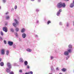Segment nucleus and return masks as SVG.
Returning a JSON list of instances; mask_svg holds the SVG:
<instances>
[{
  "mask_svg": "<svg viewBox=\"0 0 74 74\" xmlns=\"http://www.w3.org/2000/svg\"><path fill=\"white\" fill-rule=\"evenodd\" d=\"M57 7L58 8H62V7L64 8V7H66V5L64 3L60 2L58 4Z\"/></svg>",
  "mask_w": 74,
  "mask_h": 74,
  "instance_id": "f257e3e1",
  "label": "nucleus"
},
{
  "mask_svg": "<svg viewBox=\"0 0 74 74\" xmlns=\"http://www.w3.org/2000/svg\"><path fill=\"white\" fill-rule=\"evenodd\" d=\"M14 21L16 22V23H13L12 25L13 26H14L15 27H16V26H17L16 25H17V24L18 23V22L16 19H14Z\"/></svg>",
  "mask_w": 74,
  "mask_h": 74,
  "instance_id": "f03ea898",
  "label": "nucleus"
},
{
  "mask_svg": "<svg viewBox=\"0 0 74 74\" xmlns=\"http://www.w3.org/2000/svg\"><path fill=\"white\" fill-rule=\"evenodd\" d=\"M2 29L3 31L5 32L6 33L8 32V29L7 28V27H3Z\"/></svg>",
  "mask_w": 74,
  "mask_h": 74,
  "instance_id": "7ed1b4c3",
  "label": "nucleus"
},
{
  "mask_svg": "<svg viewBox=\"0 0 74 74\" xmlns=\"http://www.w3.org/2000/svg\"><path fill=\"white\" fill-rule=\"evenodd\" d=\"M8 44L10 46H12V45H13L14 42L12 41H8Z\"/></svg>",
  "mask_w": 74,
  "mask_h": 74,
  "instance_id": "20e7f679",
  "label": "nucleus"
},
{
  "mask_svg": "<svg viewBox=\"0 0 74 74\" xmlns=\"http://www.w3.org/2000/svg\"><path fill=\"white\" fill-rule=\"evenodd\" d=\"M62 11V9H60L59 10V11L57 12L56 15L57 16H59V15H60V12Z\"/></svg>",
  "mask_w": 74,
  "mask_h": 74,
  "instance_id": "39448f33",
  "label": "nucleus"
},
{
  "mask_svg": "<svg viewBox=\"0 0 74 74\" xmlns=\"http://www.w3.org/2000/svg\"><path fill=\"white\" fill-rule=\"evenodd\" d=\"M5 49H2L1 50V55H4L5 54Z\"/></svg>",
  "mask_w": 74,
  "mask_h": 74,
  "instance_id": "423d86ee",
  "label": "nucleus"
},
{
  "mask_svg": "<svg viewBox=\"0 0 74 74\" xmlns=\"http://www.w3.org/2000/svg\"><path fill=\"white\" fill-rule=\"evenodd\" d=\"M51 71L52 72V73H54V72H55V69H54V68H53V66H51Z\"/></svg>",
  "mask_w": 74,
  "mask_h": 74,
  "instance_id": "0eeeda50",
  "label": "nucleus"
},
{
  "mask_svg": "<svg viewBox=\"0 0 74 74\" xmlns=\"http://www.w3.org/2000/svg\"><path fill=\"white\" fill-rule=\"evenodd\" d=\"M7 66L9 68V69H11V65L10 63L8 62L7 64Z\"/></svg>",
  "mask_w": 74,
  "mask_h": 74,
  "instance_id": "6e6552de",
  "label": "nucleus"
},
{
  "mask_svg": "<svg viewBox=\"0 0 74 74\" xmlns=\"http://www.w3.org/2000/svg\"><path fill=\"white\" fill-rule=\"evenodd\" d=\"M64 54L65 56H67V55H69V52L67 51H66L64 52Z\"/></svg>",
  "mask_w": 74,
  "mask_h": 74,
  "instance_id": "1a4fd4ad",
  "label": "nucleus"
},
{
  "mask_svg": "<svg viewBox=\"0 0 74 74\" xmlns=\"http://www.w3.org/2000/svg\"><path fill=\"white\" fill-rule=\"evenodd\" d=\"M22 37L23 38H26V34L25 33H23L22 34Z\"/></svg>",
  "mask_w": 74,
  "mask_h": 74,
  "instance_id": "9d476101",
  "label": "nucleus"
},
{
  "mask_svg": "<svg viewBox=\"0 0 74 74\" xmlns=\"http://www.w3.org/2000/svg\"><path fill=\"white\" fill-rule=\"evenodd\" d=\"M10 70L11 69H10V68H9V69L7 68L6 69V71L7 73H10Z\"/></svg>",
  "mask_w": 74,
  "mask_h": 74,
  "instance_id": "9b49d317",
  "label": "nucleus"
},
{
  "mask_svg": "<svg viewBox=\"0 0 74 74\" xmlns=\"http://www.w3.org/2000/svg\"><path fill=\"white\" fill-rule=\"evenodd\" d=\"M26 51H27V52H31L32 50L31 49L28 48V49H26Z\"/></svg>",
  "mask_w": 74,
  "mask_h": 74,
  "instance_id": "f8f14e48",
  "label": "nucleus"
},
{
  "mask_svg": "<svg viewBox=\"0 0 74 74\" xmlns=\"http://www.w3.org/2000/svg\"><path fill=\"white\" fill-rule=\"evenodd\" d=\"M74 5L73 3H72L71 4H70V8H73L74 7Z\"/></svg>",
  "mask_w": 74,
  "mask_h": 74,
  "instance_id": "ddd939ff",
  "label": "nucleus"
},
{
  "mask_svg": "<svg viewBox=\"0 0 74 74\" xmlns=\"http://www.w3.org/2000/svg\"><path fill=\"white\" fill-rule=\"evenodd\" d=\"M67 51L68 52H69V53H70V52H71V49H67Z\"/></svg>",
  "mask_w": 74,
  "mask_h": 74,
  "instance_id": "4468645a",
  "label": "nucleus"
},
{
  "mask_svg": "<svg viewBox=\"0 0 74 74\" xmlns=\"http://www.w3.org/2000/svg\"><path fill=\"white\" fill-rule=\"evenodd\" d=\"M26 29H25V28H23L21 29V32L22 33H24L25 32V31Z\"/></svg>",
  "mask_w": 74,
  "mask_h": 74,
  "instance_id": "2eb2a0df",
  "label": "nucleus"
},
{
  "mask_svg": "<svg viewBox=\"0 0 74 74\" xmlns=\"http://www.w3.org/2000/svg\"><path fill=\"white\" fill-rule=\"evenodd\" d=\"M19 60L20 62L22 63V62H23V59L22 58H20L19 59Z\"/></svg>",
  "mask_w": 74,
  "mask_h": 74,
  "instance_id": "dca6fc26",
  "label": "nucleus"
},
{
  "mask_svg": "<svg viewBox=\"0 0 74 74\" xmlns=\"http://www.w3.org/2000/svg\"><path fill=\"white\" fill-rule=\"evenodd\" d=\"M15 31L17 32H18V31H19V28L16 27L15 29Z\"/></svg>",
  "mask_w": 74,
  "mask_h": 74,
  "instance_id": "f3484780",
  "label": "nucleus"
},
{
  "mask_svg": "<svg viewBox=\"0 0 74 74\" xmlns=\"http://www.w3.org/2000/svg\"><path fill=\"white\" fill-rule=\"evenodd\" d=\"M13 48H14V49H15L16 48V45L14 44L13 45Z\"/></svg>",
  "mask_w": 74,
  "mask_h": 74,
  "instance_id": "a211bd4d",
  "label": "nucleus"
},
{
  "mask_svg": "<svg viewBox=\"0 0 74 74\" xmlns=\"http://www.w3.org/2000/svg\"><path fill=\"white\" fill-rule=\"evenodd\" d=\"M27 64H28V63L27 62V61H25L24 62V64L25 66H27Z\"/></svg>",
  "mask_w": 74,
  "mask_h": 74,
  "instance_id": "6ab92c4d",
  "label": "nucleus"
},
{
  "mask_svg": "<svg viewBox=\"0 0 74 74\" xmlns=\"http://www.w3.org/2000/svg\"><path fill=\"white\" fill-rule=\"evenodd\" d=\"M68 48H73V46L71 45H68Z\"/></svg>",
  "mask_w": 74,
  "mask_h": 74,
  "instance_id": "aec40b11",
  "label": "nucleus"
},
{
  "mask_svg": "<svg viewBox=\"0 0 74 74\" xmlns=\"http://www.w3.org/2000/svg\"><path fill=\"white\" fill-rule=\"evenodd\" d=\"M6 54L7 55H8L9 53H10V51L9 50H7L6 51Z\"/></svg>",
  "mask_w": 74,
  "mask_h": 74,
  "instance_id": "412c9836",
  "label": "nucleus"
},
{
  "mask_svg": "<svg viewBox=\"0 0 74 74\" xmlns=\"http://www.w3.org/2000/svg\"><path fill=\"white\" fill-rule=\"evenodd\" d=\"M28 74H33V73L32 71H31L28 72Z\"/></svg>",
  "mask_w": 74,
  "mask_h": 74,
  "instance_id": "4be33fe9",
  "label": "nucleus"
},
{
  "mask_svg": "<svg viewBox=\"0 0 74 74\" xmlns=\"http://www.w3.org/2000/svg\"><path fill=\"white\" fill-rule=\"evenodd\" d=\"M0 65L1 66H4V63L3 62H1L0 63Z\"/></svg>",
  "mask_w": 74,
  "mask_h": 74,
  "instance_id": "5701e85b",
  "label": "nucleus"
},
{
  "mask_svg": "<svg viewBox=\"0 0 74 74\" xmlns=\"http://www.w3.org/2000/svg\"><path fill=\"white\" fill-rule=\"evenodd\" d=\"M10 30L11 31V32H14V29L13 28H11L10 29Z\"/></svg>",
  "mask_w": 74,
  "mask_h": 74,
  "instance_id": "b1692460",
  "label": "nucleus"
},
{
  "mask_svg": "<svg viewBox=\"0 0 74 74\" xmlns=\"http://www.w3.org/2000/svg\"><path fill=\"white\" fill-rule=\"evenodd\" d=\"M70 25V24L69 23H67L66 25V27H69V26Z\"/></svg>",
  "mask_w": 74,
  "mask_h": 74,
  "instance_id": "393cba45",
  "label": "nucleus"
},
{
  "mask_svg": "<svg viewBox=\"0 0 74 74\" xmlns=\"http://www.w3.org/2000/svg\"><path fill=\"white\" fill-rule=\"evenodd\" d=\"M69 58H70V56H67L66 57V60H68V59H69Z\"/></svg>",
  "mask_w": 74,
  "mask_h": 74,
  "instance_id": "a878e982",
  "label": "nucleus"
},
{
  "mask_svg": "<svg viewBox=\"0 0 74 74\" xmlns=\"http://www.w3.org/2000/svg\"><path fill=\"white\" fill-rule=\"evenodd\" d=\"M62 71H66V69H64V68H63V69H61Z\"/></svg>",
  "mask_w": 74,
  "mask_h": 74,
  "instance_id": "bb28decb",
  "label": "nucleus"
},
{
  "mask_svg": "<svg viewBox=\"0 0 74 74\" xmlns=\"http://www.w3.org/2000/svg\"><path fill=\"white\" fill-rule=\"evenodd\" d=\"M0 34L1 36H3L4 35V34L2 31H1L0 32Z\"/></svg>",
  "mask_w": 74,
  "mask_h": 74,
  "instance_id": "cd10ccee",
  "label": "nucleus"
},
{
  "mask_svg": "<svg viewBox=\"0 0 74 74\" xmlns=\"http://www.w3.org/2000/svg\"><path fill=\"white\" fill-rule=\"evenodd\" d=\"M14 34L16 37H18V35L17 33H14Z\"/></svg>",
  "mask_w": 74,
  "mask_h": 74,
  "instance_id": "c85d7f7f",
  "label": "nucleus"
},
{
  "mask_svg": "<svg viewBox=\"0 0 74 74\" xmlns=\"http://www.w3.org/2000/svg\"><path fill=\"white\" fill-rule=\"evenodd\" d=\"M54 58V57H53V56H51L50 57V59H51V60H52Z\"/></svg>",
  "mask_w": 74,
  "mask_h": 74,
  "instance_id": "c756f323",
  "label": "nucleus"
},
{
  "mask_svg": "<svg viewBox=\"0 0 74 74\" xmlns=\"http://www.w3.org/2000/svg\"><path fill=\"white\" fill-rule=\"evenodd\" d=\"M9 18H10V16H8L6 17V19H8Z\"/></svg>",
  "mask_w": 74,
  "mask_h": 74,
  "instance_id": "7c9ffc66",
  "label": "nucleus"
},
{
  "mask_svg": "<svg viewBox=\"0 0 74 74\" xmlns=\"http://www.w3.org/2000/svg\"><path fill=\"white\" fill-rule=\"evenodd\" d=\"M51 22L50 21H48L47 22V25H49V23H51Z\"/></svg>",
  "mask_w": 74,
  "mask_h": 74,
  "instance_id": "2f4dec72",
  "label": "nucleus"
},
{
  "mask_svg": "<svg viewBox=\"0 0 74 74\" xmlns=\"http://www.w3.org/2000/svg\"><path fill=\"white\" fill-rule=\"evenodd\" d=\"M14 9L15 10H16L17 9V5H16L14 6Z\"/></svg>",
  "mask_w": 74,
  "mask_h": 74,
  "instance_id": "473e14b6",
  "label": "nucleus"
},
{
  "mask_svg": "<svg viewBox=\"0 0 74 74\" xmlns=\"http://www.w3.org/2000/svg\"><path fill=\"white\" fill-rule=\"evenodd\" d=\"M59 24L60 25H62V22H60L59 23Z\"/></svg>",
  "mask_w": 74,
  "mask_h": 74,
  "instance_id": "72a5a7b5",
  "label": "nucleus"
},
{
  "mask_svg": "<svg viewBox=\"0 0 74 74\" xmlns=\"http://www.w3.org/2000/svg\"><path fill=\"white\" fill-rule=\"evenodd\" d=\"M4 42L5 44H6L7 43V42L5 40H4Z\"/></svg>",
  "mask_w": 74,
  "mask_h": 74,
  "instance_id": "f704fd0d",
  "label": "nucleus"
},
{
  "mask_svg": "<svg viewBox=\"0 0 74 74\" xmlns=\"http://www.w3.org/2000/svg\"><path fill=\"white\" fill-rule=\"evenodd\" d=\"M36 23L38 24L39 23V21L38 20H36Z\"/></svg>",
  "mask_w": 74,
  "mask_h": 74,
  "instance_id": "c9c22d12",
  "label": "nucleus"
},
{
  "mask_svg": "<svg viewBox=\"0 0 74 74\" xmlns=\"http://www.w3.org/2000/svg\"><path fill=\"white\" fill-rule=\"evenodd\" d=\"M40 11V10H39L38 9H36V12H38V11Z\"/></svg>",
  "mask_w": 74,
  "mask_h": 74,
  "instance_id": "e433bc0d",
  "label": "nucleus"
},
{
  "mask_svg": "<svg viewBox=\"0 0 74 74\" xmlns=\"http://www.w3.org/2000/svg\"><path fill=\"white\" fill-rule=\"evenodd\" d=\"M3 40V38H2V37H0V41H2Z\"/></svg>",
  "mask_w": 74,
  "mask_h": 74,
  "instance_id": "4c0bfd02",
  "label": "nucleus"
},
{
  "mask_svg": "<svg viewBox=\"0 0 74 74\" xmlns=\"http://www.w3.org/2000/svg\"><path fill=\"white\" fill-rule=\"evenodd\" d=\"M3 3H5L6 2V0H3Z\"/></svg>",
  "mask_w": 74,
  "mask_h": 74,
  "instance_id": "58836bf2",
  "label": "nucleus"
},
{
  "mask_svg": "<svg viewBox=\"0 0 74 74\" xmlns=\"http://www.w3.org/2000/svg\"><path fill=\"white\" fill-rule=\"evenodd\" d=\"M10 74H14V72L12 71L10 73Z\"/></svg>",
  "mask_w": 74,
  "mask_h": 74,
  "instance_id": "ea45409f",
  "label": "nucleus"
},
{
  "mask_svg": "<svg viewBox=\"0 0 74 74\" xmlns=\"http://www.w3.org/2000/svg\"><path fill=\"white\" fill-rule=\"evenodd\" d=\"M56 70H57L58 71H59V68L58 67H57L56 68Z\"/></svg>",
  "mask_w": 74,
  "mask_h": 74,
  "instance_id": "a19ab883",
  "label": "nucleus"
},
{
  "mask_svg": "<svg viewBox=\"0 0 74 74\" xmlns=\"http://www.w3.org/2000/svg\"><path fill=\"white\" fill-rule=\"evenodd\" d=\"M19 72L20 73H22V70H19Z\"/></svg>",
  "mask_w": 74,
  "mask_h": 74,
  "instance_id": "79ce46f5",
  "label": "nucleus"
},
{
  "mask_svg": "<svg viewBox=\"0 0 74 74\" xmlns=\"http://www.w3.org/2000/svg\"><path fill=\"white\" fill-rule=\"evenodd\" d=\"M13 65L14 66H16V63H14L13 64Z\"/></svg>",
  "mask_w": 74,
  "mask_h": 74,
  "instance_id": "37998d69",
  "label": "nucleus"
},
{
  "mask_svg": "<svg viewBox=\"0 0 74 74\" xmlns=\"http://www.w3.org/2000/svg\"><path fill=\"white\" fill-rule=\"evenodd\" d=\"M27 69H29L30 68V67L29 66V65H27Z\"/></svg>",
  "mask_w": 74,
  "mask_h": 74,
  "instance_id": "c03bdc74",
  "label": "nucleus"
},
{
  "mask_svg": "<svg viewBox=\"0 0 74 74\" xmlns=\"http://www.w3.org/2000/svg\"><path fill=\"white\" fill-rule=\"evenodd\" d=\"M14 9L12 8V9L11 11H14Z\"/></svg>",
  "mask_w": 74,
  "mask_h": 74,
  "instance_id": "a18cd8bd",
  "label": "nucleus"
},
{
  "mask_svg": "<svg viewBox=\"0 0 74 74\" xmlns=\"http://www.w3.org/2000/svg\"><path fill=\"white\" fill-rule=\"evenodd\" d=\"M35 37L36 38H37V37H38V35H35Z\"/></svg>",
  "mask_w": 74,
  "mask_h": 74,
  "instance_id": "49530a36",
  "label": "nucleus"
},
{
  "mask_svg": "<svg viewBox=\"0 0 74 74\" xmlns=\"http://www.w3.org/2000/svg\"><path fill=\"white\" fill-rule=\"evenodd\" d=\"M38 1L39 3L41 2V0H38Z\"/></svg>",
  "mask_w": 74,
  "mask_h": 74,
  "instance_id": "de8ad7c7",
  "label": "nucleus"
},
{
  "mask_svg": "<svg viewBox=\"0 0 74 74\" xmlns=\"http://www.w3.org/2000/svg\"><path fill=\"white\" fill-rule=\"evenodd\" d=\"M19 41H22V40L21 38H19Z\"/></svg>",
  "mask_w": 74,
  "mask_h": 74,
  "instance_id": "09e8293b",
  "label": "nucleus"
},
{
  "mask_svg": "<svg viewBox=\"0 0 74 74\" xmlns=\"http://www.w3.org/2000/svg\"><path fill=\"white\" fill-rule=\"evenodd\" d=\"M35 0H31V1H34Z\"/></svg>",
  "mask_w": 74,
  "mask_h": 74,
  "instance_id": "8fccbe9b",
  "label": "nucleus"
},
{
  "mask_svg": "<svg viewBox=\"0 0 74 74\" xmlns=\"http://www.w3.org/2000/svg\"><path fill=\"white\" fill-rule=\"evenodd\" d=\"M8 12H7L5 13V14H6V15H7V14H8Z\"/></svg>",
  "mask_w": 74,
  "mask_h": 74,
  "instance_id": "3c124183",
  "label": "nucleus"
},
{
  "mask_svg": "<svg viewBox=\"0 0 74 74\" xmlns=\"http://www.w3.org/2000/svg\"><path fill=\"white\" fill-rule=\"evenodd\" d=\"M1 60H2L0 58V62L1 61Z\"/></svg>",
  "mask_w": 74,
  "mask_h": 74,
  "instance_id": "603ef678",
  "label": "nucleus"
},
{
  "mask_svg": "<svg viewBox=\"0 0 74 74\" xmlns=\"http://www.w3.org/2000/svg\"><path fill=\"white\" fill-rule=\"evenodd\" d=\"M65 1H69V0H64Z\"/></svg>",
  "mask_w": 74,
  "mask_h": 74,
  "instance_id": "864d4df0",
  "label": "nucleus"
},
{
  "mask_svg": "<svg viewBox=\"0 0 74 74\" xmlns=\"http://www.w3.org/2000/svg\"><path fill=\"white\" fill-rule=\"evenodd\" d=\"M62 74V73H60L59 74Z\"/></svg>",
  "mask_w": 74,
  "mask_h": 74,
  "instance_id": "5fc2aeb1",
  "label": "nucleus"
},
{
  "mask_svg": "<svg viewBox=\"0 0 74 74\" xmlns=\"http://www.w3.org/2000/svg\"><path fill=\"white\" fill-rule=\"evenodd\" d=\"M1 9V7L0 6V10Z\"/></svg>",
  "mask_w": 74,
  "mask_h": 74,
  "instance_id": "6e6d98bb",
  "label": "nucleus"
},
{
  "mask_svg": "<svg viewBox=\"0 0 74 74\" xmlns=\"http://www.w3.org/2000/svg\"><path fill=\"white\" fill-rule=\"evenodd\" d=\"M49 74H53L51 73H49Z\"/></svg>",
  "mask_w": 74,
  "mask_h": 74,
  "instance_id": "4d7b16f0",
  "label": "nucleus"
}]
</instances>
